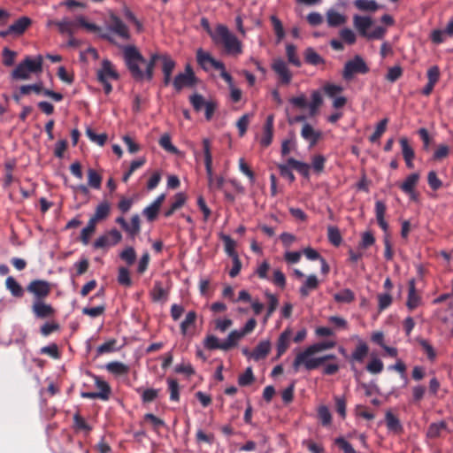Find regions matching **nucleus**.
I'll use <instances>...</instances> for the list:
<instances>
[{
	"label": "nucleus",
	"mask_w": 453,
	"mask_h": 453,
	"mask_svg": "<svg viewBox=\"0 0 453 453\" xmlns=\"http://www.w3.org/2000/svg\"><path fill=\"white\" fill-rule=\"evenodd\" d=\"M326 21L329 27H336L345 24L347 18L343 14L331 9L326 12Z\"/></svg>",
	"instance_id": "bb28decb"
},
{
	"label": "nucleus",
	"mask_w": 453,
	"mask_h": 453,
	"mask_svg": "<svg viewBox=\"0 0 453 453\" xmlns=\"http://www.w3.org/2000/svg\"><path fill=\"white\" fill-rule=\"evenodd\" d=\"M271 350V343L269 341L260 342L251 352V358L255 361H259L267 357Z\"/></svg>",
	"instance_id": "b1692460"
},
{
	"label": "nucleus",
	"mask_w": 453,
	"mask_h": 453,
	"mask_svg": "<svg viewBox=\"0 0 453 453\" xmlns=\"http://www.w3.org/2000/svg\"><path fill=\"white\" fill-rule=\"evenodd\" d=\"M111 206L107 201H104L99 203L96 209L95 214L91 217L96 222L103 220L110 214Z\"/></svg>",
	"instance_id": "a19ab883"
},
{
	"label": "nucleus",
	"mask_w": 453,
	"mask_h": 453,
	"mask_svg": "<svg viewBox=\"0 0 453 453\" xmlns=\"http://www.w3.org/2000/svg\"><path fill=\"white\" fill-rule=\"evenodd\" d=\"M272 69L279 76L280 84L288 85L291 82L292 73L284 60L281 58L274 59Z\"/></svg>",
	"instance_id": "9b49d317"
},
{
	"label": "nucleus",
	"mask_w": 453,
	"mask_h": 453,
	"mask_svg": "<svg viewBox=\"0 0 453 453\" xmlns=\"http://www.w3.org/2000/svg\"><path fill=\"white\" fill-rule=\"evenodd\" d=\"M383 368L384 365L379 358H372L366 365V370L372 374L380 373Z\"/></svg>",
	"instance_id": "69168bd1"
},
{
	"label": "nucleus",
	"mask_w": 453,
	"mask_h": 453,
	"mask_svg": "<svg viewBox=\"0 0 453 453\" xmlns=\"http://www.w3.org/2000/svg\"><path fill=\"white\" fill-rule=\"evenodd\" d=\"M162 64V72L164 74L163 85L167 87L172 81V73L175 68L176 63L168 55H164Z\"/></svg>",
	"instance_id": "f3484780"
},
{
	"label": "nucleus",
	"mask_w": 453,
	"mask_h": 453,
	"mask_svg": "<svg viewBox=\"0 0 453 453\" xmlns=\"http://www.w3.org/2000/svg\"><path fill=\"white\" fill-rule=\"evenodd\" d=\"M286 54L288 60L290 64L296 67L301 66V61L296 54V48L293 44H288L286 47Z\"/></svg>",
	"instance_id": "5fc2aeb1"
},
{
	"label": "nucleus",
	"mask_w": 453,
	"mask_h": 453,
	"mask_svg": "<svg viewBox=\"0 0 453 453\" xmlns=\"http://www.w3.org/2000/svg\"><path fill=\"white\" fill-rule=\"evenodd\" d=\"M369 353V346L366 342L359 340L357 345L356 346L354 351L352 352L349 361L350 362H357L363 363L365 358L367 357Z\"/></svg>",
	"instance_id": "412c9836"
},
{
	"label": "nucleus",
	"mask_w": 453,
	"mask_h": 453,
	"mask_svg": "<svg viewBox=\"0 0 453 453\" xmlns=\"http://www.w3.org/2000/svg\"><path fill=\"white\" fill-rule=\"evenodd\" d=\"M292 332L290 329H285L279 336L277 341V358L281 357L288 349Z\"/></svg>",
	"instance_id": "4be33fe9"
},
{
	"label": "nucleus",
	"mask_w": 453,
	"mask_h": 453,
	"mask_svg": "<svg viewBox=\"0 0 453 453\" xmlns=\"http://www.w3.org/2000/svg\"><path fill=\"white\" fill-rule=\"evenodd\" d=\"M387 206L382 201L375 203L376 219L380 228L386 233L388 229V224L384 219Z\"/></svg>",
	"instance_id": "a878e982"
},
{
	"label": "nucleus",
	"mask_w": 453,
	"mask_h": 453,
	"mask_svg": "<svg viewBox=\"0 0 453 453\" xmlns=\"http://www.w3.org/2000/svg\"><path fill=\"white\" fill-rule=\"evenodd\" d=\"M210 35L214 43L223 46L228 54L238 55L242 53V42L229 31L226 26L218 25L214 31H210Z\"/></svg>",
	"instance_id": "7ed1b4c3"
},
{
	"label": "nucleus",
	"mask_w": 453,
	"mask_h": 453,
	"mask_svg": "<svg viewBox=\"0 0 453 453\" xmlns=\"http://www.w3.org/2000/svg\"><path fill=\"white\" fill-rule=\"evenodd\" d=\"M334 443L343 451V453H357L352 445L343 437H338L334 440Z\"/></svg>",
	"instance_id": "774afa93"
},
{
	"label": "nucleus",
	"mask_w": 453,
	"mask_h": 453,
	"mask_svg": "<svg viewBox=\"0 0 453 453\" xmlns=\"http://www.w3.org/2000/svg\"><path fill=\"white\" fill-rule=\"evenodd\" d=\"M221 240L223 241L224 242V246H225V252L231 257H237L238 254L237 252L235 251V246H236V243L229 236V235H226V234H221L220 236Z\"/></svg>",
	"instance_id": "c03bdc74"
},
{
	"label": "nucleus",
	"mask_w": 453,
	"mask_h": 453,
	"mask_svg": "<svg viewBox=\"0 0 453 453\" xmlns=\"http://www.w3.org/2000/svg\"><path fill=\"white\" fill-rule=\"evenodd\" d=\"M270 20L272 22L274 33H275L278 40L279 41L282 40L285 36V31H284L283 25H282L281 21L275 15H272L270 17Z\"/></svg>",
	"instance_id": "052dcab7"
},
{
	"label": "nucleus",
	"mask_w": 453,
	"mask_h": 453,
	"mask_svg": "<svg viewBox=\"0 0 453 453\" xmlns=\"http://www.w3.org/2000/svg\"><path fill=\"white\" fill-rule=\"evenodd\" d=\"M385 422L389 432H392L395 434H400L403 432V426L401 424L400 419L390 411L386 412Z\"/></svg>",
	"instance_id": "6ab92c4d"
},
{
	"label": "nucleus",
	"mask_w": 453,
	"mask_h": 453,
	"mask_svg": "<svg viewBox=\"0 0 453 453\" xmlns=\"http://www.w3.org/2000/svg\"><path fill=\"white\" fill-rule=\"evenodd\" d=\"M321 132L315 130L310 124L305 123L301 130V136L307 142H310L311 146L317 144L319 140L321 138Z\"/></svg>",
	"instance_id": "a211bd4d"
},
{
	"label": "nucleus",
	"mask_w": 453,
	"mask_h": 453,
	"mask_svg": "<svg viewBox=\"0 0 453 453\" xmlns=\"http://www.w3.org/2000/svg\"><path fill=\"white\" fill-rule=\"evenodd\" d=\"M123 230H125L133 239L138 235L141 231V220L139 215H133L131 218V223H127V227H125Z\"/></svg>",
	"instance_id": "ea45409f"
},
{
	"label": "nucleus",
	"mask_w": 453,
	"mask_h": 453,
	"mask_svg": "<svg viewBox=\"0 0 453 453\" xmlns=\"http://www.w3.org/2000/svg\"><path fill=\"white\" fill-rule=\"evenodd\" d=\"M33 313L37 319H47L53 316L55 310L54 308L47 304L44 300L34 301L31 307Z\"/></svg>",
	"instance_id": "2eb2a0df"
},
{
	"label": "nucleus",
	"mask_w": 453,
	"mask_h": 453,
	"mask_svg": "<svg viewBox=\"0 0 453 453\" xmlns=\"http://www.w3.org/2000/svg\"><path fill=\"white\" fill-rule=\"evenodd\" d=\"M369 72V67L360 56L357 55L352 59L347 61L342 71V77L345 81H350L357 73L365 74Z\"/></svg>",
	"instance_id": "0eeeda50"
},
{
	"label": "nucleus",
	"mask_w": 453,
	"mask_h": 453,
	"mask_svg": "<svg viewBox=\"0 0 453 453\" xmlns=\"http://www.w3.org/2000/svg\"><path fill=\"white\" fill-rule=\"evenodd\" d=\"M303 56H304L305 62L311 65H318L320 64H324V62H325L323 58L320 55H319L314 50L313 48H311V47L307 48L304 50Z\"/></svg>",
	"instance_id": "4c0bfd02"
},
{
	"label": "nucleus",
	"mask_w": 453,
	"mask_h": 453,
	"mask_svg": "<svg viewBox=\"0 0 453 453\" xmlns=\"http://www.w3.org/2000/svg\"><path fill=\"white\" fill-rule=\"evenodd\" d=\"M185 202L186 196L183 193H177L174 196V201L172 203L170 208L165 211V217H171L177 210L180 209L184 205Z\"/></svg>",
	"instance_id": "72a5a7b5"
},
{
	"label": "nucleus",
	"mask_w": 453,
	"mask_h": 453,
	"mask_svg": "<svg viewBox=\"0 0 453 453\" xmlns=\"http://www.w3.org/2000/svg\"><path fill=\"white\" fill-rule=\"evenodd\" d=\"M322 104H323V98H322V95H321L320 91L313 90L311 93V102L310 104H308L310 115L311 117L317 113L319 108L322 105Z\"/></svg>",
	"instance_id": "58836bf2"
},
{
	"label": "nucleus",
	"mask_w": 453,
	"mask_h": 453,
	"mask_svg": "<svg viewBox=\"0 0 453 453\" xmlns=\"http://www.w3.org/2000/svg\"><path fill=\"white\" fill-rule=\"evenodd\" d=\"M409 290L406 306L410 311L415 310L421 303V296L416 291L415 280L411 279L408 282Z\"/></svg>",
	"instance_id": "dca6fc26"
},
{
	"label": "nucleus",
	"mask_w": 453,
	"mask_h": 453,
	"mask_svg": "<svg viewBox=\"0 0 453 453\" xmlns=\"http://www.w3.org/2000/svg\"><path fill=\"white\" fill-rule=\"evenodd\" d=\"M121 49L125 65L132 78L136 81H151L156 62L162 60L164 55L152 54L150 59L147 61L134 45H125Z\"/></svg>",
	"instance_id": "f257e3e1"
},
{
	"label": "nucleus",
	"mask_w": 453,
	"mask_h": 453,
	"mask_svg": "<svg viewBox=\"0 0 453 453\" xmlns=\"http://www.w3.org/2000/svg\"><path fill=\"white\" fill-rule=\"evenodd\" d=\"M168 389L170 391V400L179 402L180 400V386L175 379H167Z\"/></svg>",
	"instance_id": "603ef678"
},
{
	"label": "nucleus",
	"mask_w": 453,
	"mask_h": 453,
	"mask_svg": "<svg viewBox=\"0 0 453 453\" xmlns=\"http://www.w3.org/2000/svg\"><path fill=\"white\" fill-rule=\"evenodd\" d=\"M119 78V73L114 69L112 63L109 59H104L101 68L97 71L98 81H105L110 79L118 80Z\"/></svg>",
	"instance_id": "4468645a"
},
{
	"label": "nucleus",
	"mask_w": 453,
	"mask_h": 453,
	"mask_svg": "<svg viewBox=\"0 0 453 453\" xmlns=\"http://www.w3.org/2000/svg\"><path fill=\"white\" fill-rule=\"evenodd\" d=\"M196 317L195 311H190L187 313L185 319L180 323V332L183 335L187 334L188 327L195 325Z\"/></svg>",
	"instance_id": "8fccbe9b"
},
{
	"label": "nucleus",
	"mask_w": 453,
	"mask_h": 453,
	"mask_svg": "<svg viewBox=\"0 0 453 453\" xmlns=\"http://www.w3.org/2000/svg\"><path fill=\"white\" fill-rule=\"evenodd\" d=\"M265 296L268 299L267 311L265 316V320L266 321L272 316V314L276 311L278 304H279V300L275 295H273L268 291H266L265 293Z\"/></svg>",
	"instance_id": "de8ad7c7"
},
{
	"label": "nucleus",
	"mask_w": 453,
	"mask_h": 453,
	"mask_svg": "<svg viewBox=\"0 0 453 453\" xmlns=\"http://www.w3.org/2000/svg\"><path fill=\"white\" fill-rule=\"evenodd\" d=\"M196 60L203 70H208L209 66L214 69L223 68V62L215 59L210 53L203 51L202 49L196 51Z\"/></svg>",
	"instance_id": "ddd939ff"
},
{
	"label": "nucleus",
	"mask_w": 453,
	"mask_h": 453,
	"mask_svg": "<svg viewBox=\"0 0 453 453\" xmlns=\"http://www.w3.org/2000/svg\"><path fill=\"white\" fill-rule=\"evenodd\" d=\"M336 345V342L334 341H327V342H316L314 344H311L308 346L304 350L299 352L292 364V367L295 371V372H297L302 366V363H304L305 361L312 358L313 355L316 353L321 352L326 349H330L334 348Z\"/></svg>",
	"instance_id": "39448f33"
},
{
	"label": "nucleus",
	"mask_w": 453,
	"mask_h": 453,
	"mask_svg": "<svg viewBox=\"0 0 453 453\" xmlns=\"http://www.w3.org/2000/svg\"><path fill=\"white\" fill-rule=\"evenodd\" d=\"M207 174L208 188L211 191L219 190L222 188L225 183V179L222 176L214 175L213 170L211 168L210 173Z\"/></svg>",
	"instance_id": "c9c22d12"
},
{
	"label": "nucleus",
	"mask_w": 453,
	"mask_h": 453,
	"mask_svg": "<svg viewBox=\"0 0 453 453\" xmlns=\"http://www.w3.org/2000/svg\"><path fill=\"white\" fill-rule=\"evenodd\" d=\"M288 165L296 170L298 173H300L302 176H303L305 179L310 178V169L311 166L307 163H303L301 161H298L293 157H289L288 159Z\"/></svg>",
	"instance_id": "cd10ccee"
},
{
	"label": "nucleus",
	"mask_w": 453,
	"mask_h": 453,
	"mask_svg": "<svg viewBox=\"0 0 453 453\" xmlns=\"http://www.w3.org/2000/svg\"><path fill=\"white\" fill-rule=\"evenodd\" d=\"M333 359H336V356L334 354H327L323 357H312L304 363H302V366H303L308 371H311L317 369L326 361Z\"/></svg>",
	"instance_id": "5701e85b"
},
{
	"label": "nucleus",
	"mask_w": 453,
	"mask_h": 453,
	"mask_svg": "<svg viewBox=\"0 0 453 453\" xmlns=\"http://www.w3.org/2000/svg\"><path fill=\"white\" fill-rule=\"evenodd\" d=\"M96 222L90 219L86 227H84L81 234V241L85 244H88L91 234L96 230Z\"/></svg>",
	"instance_id": "09e8293b"
},
{
	"label": "nucleus",
	"mask_w": 453,
	"mask_h": 453,
	"mask_svg": "<svg viewBox=\"0 0 453 453\" xmlns=\"http://www.w3.org/2000/svg\"><path fill=\"white\" fill-rule=\"evenodd\" d=\"M85 133L92 142L96 143L99 146H104L108 139L105 133L97 134L91 127H87Z\"/></svg>",
	"instance_id": "37998d69"
},
{
	"label": "nucleus",
	"mask_w": 453,
	"mask_h": 453,
	"mask_svg": "<svg viewBox=\"0 0 453 453\" xmlns=\"http://www.w3.org/2000/svg\"><path fill=\"white\" fill-rule=\"evenodd\" d=\"M334 298L337 303H349L354 301L355 295H354L353 291H351L350 289L345 288V289L342 290L341 292L336 293L334 296Z\"/></svg>",
	"instance_id": "3c124183"
},
{
	"label": "nucleus",
	"mask_w": 453,
	"mask_h": 453,
	"mask_svg": "<svg viewBox=\"0 0 453 453\" xmlns=\"http://www.w3.org/2000/svg\"><path fill=\"white\" fill-rule=\"evenodd\" d=\"M255 380L253 371L251 367H248L245 372L238 378V384L241 387H247L252 384Z\"/></svg>",
	"instance_id": "6e6d98bb"
},
{
	"label": "nucleus",
	"mask_w": 453,
	"mask_h": 453,
	"mask_svg": "<svg viewBox=\"0 0 453 453\" xmlns=\"http://www.w3.org/2000/svg\"><path fill=\"white\" fill-rule=\"evenodd\" d=\"M403 75V68L400 65H395L393 67L388 68V73L386 74L387 81L390 82H395L399 80Z\"/></svg>",
	"instance_id": "338daca9"
},
{
	"label": "nucleus",
	"mask_w": 453,
	"mask_h": 453,
	"mask_svg": "<svg viewBox=\"0 0 453 453\" xmlns=\"http://www.w3.org/2000/svg\"><path fill=\"white\" fill-rule=\"evenodd\" d=\"M197 82V79L195 75V73L190 66V65H187L185 67L184 73H178L173 81V86L176 92H180L184 88H193L196 86Z\"/></svg>",
	"instance_id": "6e6552de"
},
{
	"label": "nucleus",
	"mask_w": 453,
	"mask_h": 453,
	"mask_svg": "<svg viewBox=\"0 0 453 453\" xmlns=\"http://www.w3.org/2000/svg\"><path fill=\"white\" fill-rule=\"evenodd\" d=\"M354 6L362 12H374L380 6L375 0H355Z\"/></svg>",
	"instance_id": "e433bc0d"
},
{
	"label": "nucleus",
	"mask_w": 453,
	"mask_h": 453,
	"mask_svg": "<svg viewBox=\"0 0 453 453\" xmlns=\"http://www.w3.org/2000/svg\"><path fill=\"white\" fill-rule=\"evenodd\" d=\"M107 28L109 31L114 33L124 40L130 39V33L127 26L115 14H111Z\"/></svg>",
	"instance_id": "9d476101"
},
{
	"label": "nucleus",
	"mask_w": 453,
	"mask_h": 453,
	"mask_svg": "<svg viewBox=\"0 0 453 453\" xmlns=\"http://www.w3.org/2000/svg\"><path fill=\"white\" fill-rule=\"evenodd\" d=\"M80 27L85 28L88 32L98 35V36L111 43H115L114 38L108 33L103 31V29L96 25L86 20L83 16H79L74 19H64L61 22H58V32L67 33L73 35Z\"/></svg>",
	"instance_id": "f03ea898"
},
{
	"label": "nucleus",
	"mask_w": 453,
	"mask_h": 453,
	"mask_svg": "<svg viewBox=\"0 0 453 453\" xmlns=\"http://www.w3.org/2000/svg\"><path fill=\"white\" fill-rule=\"evenodd\" d=\"M119 257L128 265H131L136 259V253L134 248L127 247L120 253Z\"/></svg>",
	"instance_id": "0e129e2a"
},
{
	"label": "nucleus",
	"mask_w": 453,
	"mask_h": 453,
	"mask_svg": "<svg viewBox=\"0 0 453 453\" xmlns=\"http://www.w3.org/2000/svg\"><path fill=\"white\" fill-rule=\"evenodd\" d=\"M323 91L328 97H335L338 94L343 91V88L340 85L333 83H326L323 86Z\"/></svg>",
	"instance_id": "680f3d73"
},
{
	"label": "nucleus",
	"mask_w": 453,
	"mask_h": 453,
	"mask_svg": "<svg viewBox=\"0 0 453 453\" xmlns=\"http://www.w3.org/2000/svg\"><path fill=\"white\" fill-rule=\"evenodd\" d=\"M73 425L76 430L84 431L89 433L91 426L86 422V420L79 414L76 413L73 416Z\"/></svg>",
	"instance_id": "e2e57ef3"
},
{
	"label": "nucleus",
	"mask_w": 453,
	"mask_h": 453,
	"mask_svg": "<svg viewBox=\"0 0 453 453\" xmlns=\"http://www.w3.org/2000/svg\"><path fill=\"white\" fill-rule=\"evenodd\" d=\"M27 292L33 295L34 301L44 300L50 293V284L42 280H34L27 287Z\"/></svg>",
	"instance_id": "1a4fd4ad"
},
{
	"label": "nucleus",
	"mask_w": 453,
	"mask_h": 453,
	"mask_svg": "<svg viewBox=\"0 0 453 453\" xmlns=\"http://www.w3.org/2000/svg\"><path fill=\"white\" fill-rule=\"evenodd\" d=\"M448 428V424L441 420L440 422L431 423L426 431V436L429 439H436L441 436L442 431Z\"/></svg>",
	"instance_id": "c756f323"
},
{
	"label": "nucleus",
	"mask_w": 453,
	"mask_h": 453,
	"mask_svg": "<svg viewBox=\"0 0 453 453\" xmlns=\"http://www.w3.org/2000/svg\"><path fill=\"white\" fill-rule=\"evenodd\" d=\"M319 280L316 275L311 274L300 288V294L303 297H307L310 292L315 290L319 287Z\"/></svg>",
	"instance_id": "393cba45"
},
{
	"label": "nucleus",
	"mask_w": 453,
	"mask_h": 453,
	"mask_svg": "<svg viewBox=\"0 0 453 453\" xmlns=\"http://www.w3.org/2000/svg\"><path fill=\"white\" fill-rule=\"evenodd\" d=\"M150 296L153 302L165 301L168 296V291L162 287L161 282L156 281L150 291Z\"/></svg>",
	"instance_id": "f704fd0d"
},
{
	"label": "nucleus",
	"mask_w": 453,
	"mask_h": 453,
	"mask_svg": "<svg viewBox=\"0 0 453 453\" xmlns=\"http://www.w3.org/2000/svg\"><path fill=\"white\" fill-rule=\"evenodd\" d=\"M102 182V177L94 169H88V185L96 189L100 188Z\"/></svg>",
	"instance_id": "4d7b16f0"
},
{
	"label": "nucleus",
	"mask_w": 453,
	"mask_h": 453,
	"mask_svg": "<svg viewBox=\"0 0 453 453\" xmlns=\"http://www.w3.org/2000/svg\"><path fill=\"white\" fill-rule=\"evenodd\" d=\"M388 122V119H383L377 124L375 131L369 137L371 142H375L381 137V135L385 133L387 129Z\"/></svg>",
	"instance_id": "864d4df0"
},
{
	"label": "nucleus",
	"mask_w": 453,
	"mask_h": 453,
	"mask_svg": "<svg viewBox=\"0 0 453 453\" xmlns=\"http://www.w3.org/2000/svg\"><path fill=\"white\" fill-rule=\"evenodd\" d=\"M203 152L204 157V165L206 173H210L211 168H212V155H211V144L208 138L203 139Z\"/></svg>",
	"instance_id": "2f4dec72"
},
{
	"label": "nucleus",
	"mask_w": 453,
	"mask_h": 453,
	"mask_svg": "<svg viewBox=\"0 0 453 453\" xmlns=\"http://www.w3.org/2000/svg\"><path fill=\"white\" fill-rule=\"evenodd\" d=\"M96 387L99 389L97 393L99 399L106 401L110 398L111 387L105 380L98 376H94Z\"/></svg>",
	"instance_id": "c85d7f7f"
},
{
	"label": "nucleus",
	"mask_w": 453,
	"mask_h": 453,
	"mask_svg": "<svg viewBox=\"0 0 453 453\" xmlns=\"http://www.w3.org/2000/svg\"><path fill=\"white\" fill-rule=\"evenodd\" d=\"M420 175L418 173H413L407 176L405 180L399 185L400 189L413 201L418 199V193L416 192V186L418 183Z\"/></svg>",
	"instance_id": "f8f14e48"
},
{
	"label": "nucleus",
	"mask_w": 453,
	"mask_h": 453,
	"mask_svg": "<svg viewBox=\"0 0 453 453\" xmlns=\"http://www.w3.org/2000/svg\"><path fill=\"white\" fill-rule=\"evenodd\" d=\"M42 58L41 56L32 58L27 57L12 71V76L16 80H27L31 73H36L42 71Z\"/></svg>",
	"instance_id": "423d86ee"
},
{
	"label": "nucleus",
	"mask_w": 453,
	"mask_h": 453,
	"mask_svg": "<svg viewBox=\"0 0 453 453\" xmlns=\"http://www.w3.org/2000/svg\"><path fill=\"white\" fill-rule=\"evenodd\" d=\"M32 20L30 18L23 16L17 19L9 27V31L15 36H19L30 27Z\"/></svg>",
	"instance_id": "aec40b11"
},
{
	"label": "nucleus",
	"mask_w": 453,
	"mask_h": 453,
	"mask_svg": "<svg viewBox=\"0 0 453 453\" xmlns=\"http://www.w3.org/2000/svg\"><path fill=\"white\" fill-rule=\"evenodd\" d=\"M106 369L108 372L116 375H124L129 371V367L127 365L118 361L108 363L106 365Z\"/></svg>",
	"instance_id": "79ce46f5"
},
{
	"label": "nucleus",
	"mask_w": 453,
	"mask_h": 453,
	"mask_svg": "<svg viewBox=\"0 0 453 453\" xmlns=\"http://www.w3.org/2000/svg\"><path fill=\"white\" fill-rule=\"evenodd\" d=\"M203 346L209 350L212 349H221L222 350V342H219V338L215 335H207L203 341Z\"/></svg>",
	"instance_id": "bf43d9fd"
},
{
	"label": "nucleus",
	"mask_w": 453,
	"mask_h": 453,
	"mask_svg": "<svg viewBox=\"0 0 453 453\" xmlns=\"http://www.w3.org/2000/svg\"><path fill=\"white\" fill-rule=\"evenodd\" d=\"M243 337L238 330L230 332L227 338L222 342V350L227 351L237 346L238 342Z\"/></svg>",
	"instance_id": "7c9ffc66"
},
{
	"label": "nucleus",
	"mask_w": 453,
	"mask_h": 453,
	"mask_svg": "<svg viewBox=\"0 0 453 453\" xmlns=\"http://www.w3.org/2000/svg\"><path fill=\"white\" fill-rule=\"evenodd\" d=\"M372 19L369 16L354 15L353 26L358 32L359 35L368 40L382 39L386 34V28L377 26L372 31L368 30L372 26Z\"/></svg>",
	"instance_id": "20e7f679"
},
{
	"label": "nucleus",
	"mask_w": 453,
	"mask_h": 453,
	"mask_svg": "<svg viewBox=\"0 0 453 453\" xmlns=\"http://www.w3.org/2000/svg\"><path fill=\"white\" fill-rule=\"evenodd\" d=\"M5 287L14 297H22L24 295V289L12 276L6 278Z\"/></svg>",
	"instance_id": "473e14b6"
},
{
	"label": "nucleus",
	"mask_w": 453,
	"mask_h": 453,
	"mask_svg": "<svg viewBox=\"0 0 453 453\" xmlns=\"http://www.w3.org/2000/svg\"><path fill=\"white\" fill-rule=\"evenodd\" d=\"M327 238L328 241L335 247H338L342 242L340 230L334 226H327Z\"/></svg>",
	"instance_id": "49530a36"
},
{
	"label": "nucleus",
	"mask_w": 453,
	"mask_h": 453,
	"mask_svg": "<svg viewBox=\"0 0 453 453\" xmlns=\"http://www.w3.org/2000/svg\"><path fill=\"white\" fill-rule=\"evenodd\" d=\"M136 392L141 394L142 403H148L153 402L157 398L159 389L147 388L142 390V388H137Z\"/></svg>",
	"instance_id": "a18cd8bd"
},
{
	"label": "nucleus",
	"mask_w": 453,
	"mask_h": 453,
	"mask_svg": "<svg viewBox=\"0 0 453 453\" xmlns=\"http://www.w3.org/2000/svg\"><path fill=\"white\" fill-rule=\"evenodd\" d=\"M318 417L323 426H328L332 421V415L326 405H321L318 409Z\"/></svg>",
	"instance_id": "13d9d810"
}]
</instances>
